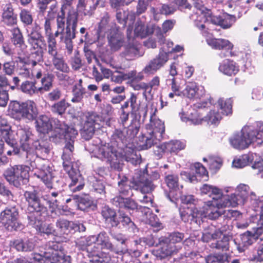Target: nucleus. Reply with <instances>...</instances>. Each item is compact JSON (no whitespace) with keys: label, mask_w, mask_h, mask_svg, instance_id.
<instances>
[{"label":"nucleus","mask_w":263,"mask_h":263,"mask_svg":"<svg viewBox=\"0 0 263 263\" xmlns=\"http://www.w3.org/2000/svg\"><path fill=\"white\" fill-rule=\"evenodd\" d=\"M168 58L165 53H159L154 59L151 60L143 69V71L147 74H154L168 61Z\"/></svg>","instance_id":"412c9836"},{"label":"nucleus","mask_w":263,"mask_h":263,"mask_svg":"<svg viewBox=\"0 0 263 263\" xmlns=\"http://www.w3.org/2000/svg\"><path fill=\"white\" fill-rule=\"evenodd\" d=\"M78 21V14L74 10L69 11L66 20L63 13L62 15L59 13L57 17V30L53 34L51 29L52 20L45 17L44 24L45 36L60 35V41L65 44L67 53L71 54L73 51L72 40L76 37Z\"/></svg>","instance_id":"39448f33"},{"label":"nucleus","mask_w":263,"mask_h":263,"mask_svg":"<svg viewBox=\"0 0 263 263\" xmlns=\"http://www.w3.org/2000/svg\"><path fill=\"white\" fill-rule=\"evenodd\" d=\"M208 44L215 49L231 50L233 45L228 40L222 39H209L206 40Z\"/></svg>","instance_id":"f704fd0d"},{"label":"nucleus","mask_w":263,"mask_h":263,"mask_svg":"<svg viewBox=\"0 0 263 263\" xmlns=\"http://www.w3.org/2000/svg\"><path fill=\"white\" fill-rule=\"evenodd\" d=\"M214 222L205 227L201 238L202 240L205 242H208L211 240L220 238L222 235V232L219 227H216Z\"/></svg>","instance_id":"393cba45"},{"label":"nucleus","mask_w":263,"mask_h":263,"mask_svg":"<svg viewBox=\"0 0 263 263\" xmlns=\"http://www.w3.org/2000/svg\"><path fill=\"white\" fill-rule=\"evenodd\" d=\"M193 173H195V175H191L190 173L183 172L181 173V176H185L190 182H192L194 181H201V180L208 177V172L205 168L200 163H196L194 164L193 168H192Z\"/></svg>","instance_id":"b1692460"},{"label":"nucleus","mask_w":263,"mask_h":263,"mask_svg":"<svg viewBox=\"0 0 263 263\" xmlns=\"http://www.w3.org/2000/svg\"><path fill=\"white\" fill-rule=\"evenodd\" d=\"M226 259V256L222 254H210L205 258L206 263H224Z\"/></svg>","instance_id":"e2e57ef3"},{"label":"nucleus","mask_w":263,"mask_h":263,"mask_svg":"<svg viewBox=\"0 0 263 263\" xmlns=\"http://www.w3.org/2000/svg\"><path fill=\"white\" fill-rule=\"evenodd\" d=\"M10 246L18 251H31L34 248V242L30 239H16L10 242Z\"/></svg>","instance_id":"cd10ccee"},{"label":"nucleus","mask_w":263,"mask_h":263,"mask_svg":"<svg viewBox=\"0 0 263 263\" xmlns=\"http://www.w3.org/2000/svg\"><path fill=\"white\" fill-rule=\"evenodd\" d=\"M101 214L106 222L109 223L111 226L116 227L119 224V222L117 218L116 212L108 206L105 205L103 207Z\"/></svg>","instance_id":"58836bf2"},{"label":"nucleus","mask_w":263,"mask_h":263,"mask_svg":"<svg viewBox=\"0 0 263 263\" xmlns=\"http://www.w3.org/2000/svg\"><path fill=\"white\" fill-rule=\"evenodd\" d=\"M167 151L170 153H177L179 151L185 148V142L178 140H171L167 143Z\"/></svg>","instance_id":"3c124183"},{"label":"nucleus","mask_w":263,"mask_h":263,"mask_svg":"<svg viewBox=\"0 0 263 263\" xmlns=\"http://www.w3.org/2000/svg\"><path fill=\"white\" fill-rule=\"evenodd\" d=\"M241 205L245 204L250 196L251 198L255 196V194L251 190L248 184L240 183L236 188V193Z\"/></svg>","instance_id":"a878e982"},{"label":"nucleus","mask_w":263,"mask_h":263,"mask_svg":"<svg viewBox=\"0 0 263 263\" xmlns=\"http://www.w3.org/2000/svg\"><path fill=\"white\" fill-rule=\"evenodd\" d=\"M133 27L129 25L127 29L128 43L124 46V50L121 52V57L127 60H133L142 54H139L138 44L133 36Z\"/></svg>","instance_id":"f3484780"},{"label":"nucleus","mask_w":263,"mask_h":263,"mask_svg":"<svg viewBox=\"0 0 263 263\" xmlns=\"http://www.w3.org/2000/svg\"><path fill=\"white\" fill-rule=\"evenodd\" d=\"M109 22V16L107 14H105L104 15L101 20L99 24V27L98 33L99 35H104L106 33L110 31V28L114 24H116L115 23H111V24H108Z\"/></svg>","instance_id":"09e8293b"},{"label":"nucleus","mask_w":263,"mask_h":263,"mask_svg":"<svg viewBox=\"0 0 263 263\" xmlns=\"http://www.w3.org/2000/svg\"><path fill=\"white\" fill-rule=\"evenodd\" d=\"M8 111L12 118L18 120L25 119L33 121L36 119L39 114L36 104L32 100L21 102L11 101L8 105Z\"/></svg>","instance_id":"9b49d317"},{"label":"nucleus","mask_w":263,"mask_h":263,"mask_svg":"<svg viewBox=\"0 0 263 263\" xmlns=\"http://www.w3.org/2000/svg\"><path fill=\"white\" fill-rule=\"evenodd\" d=\"M51 77L48 74L44 76L41 79L42 86L38 87L40 89V92H42L43 91H47L50 90L52 85V82Z\"/></svg>","instance_id":"0e129e2a"},{"label":"nucleus","mask_w":263,"mask_h":263,"mask_svg":"<svg viewBox=\"0 0 263 263\" xmlns=\"http://www.w3.org/2000/svg\"><path fill=\"white\" fill-rule=\"evenodd\" d=\"M40 253H34L31 263H71V257L65 255L61 243L49 241L42 248Z\"/></svg>","instance_id":"9d476101"},{"label":"nucleus","mask_w":263,"mask_h":263,"mask_svg":"<svg viewBox=\"0 0 263 263\" xmlns=\"http://www.w3.org/2000/svg\"><path fill=\"white\" fill-rule=\"evenodd\" d=\"M180 200L182 203L181 208L180 209V217L182 220L186 222L189 221H194L196 223H197L198 221L199 222L200 219H202L204 217H207V216H202L201 217H193V218H190V217H188L189 218L187 220H184L183 218L182 212H187L188 210L191 209L193 211L197 210L200 212H203L204 211L203 206L202 207V210H199L196 208L194 207V202L195 198L194 196L192 195H183L180 196Z\"/></svg>","instance_id":"6ab92c4d"},{"label":"nucleus","mask_w":263,"mask_h":263,"mask_svg":"<svg viewBox=\"0 0 263 263\" xmlns=\"http://www.w3.org/2000/svg\"><path fill=\"white\" fill-rule=\"evenodd\" d=\"M156 35L159 39V42L160 44H162L159 53H164L168 56V54L171 52L172 48H173V43L170 41L165 42V39L161 30V32L157 33ZM167 57L168 58V57Z\"/></svg>","instance_id":"49530a36"},{"label":"nucleus","mask_w":263,"mask_h":263,"mask_svg":"<svg viewBox=\"0 0 263 263\" xmlns=\"http://www.w3.org/2000/svg\"><path fill=\"white\" fill-rule=\"evenodd\" d=\"M20 90L22 92L28 96L37 95L40 92V89L36 86V82L26 80L23 82L20 86Z\"/></svg>","instance_id":"ea45409f"},{"label":"nucleus","mask_w":263,"mask_h":263,"mask_svg":"<svg viewBox=\"0 0 263 263\" xmlns=\"http://www.w3.org/2000/svg\"><path fill=\"white\" fill-rule=\"evenodd\" d=\"M138 131V123L136 121H132L127 128L115 131L112 139L117 144L114 143L113 145L103 143L100 139L96 138L93 140L91 145H86L85 149L91 154V157L106 161L111 168L120 171L124 161L133 165L141 162L140 155L138 154L136 146L130 143Z\"/></svg>","instance_id":"f03ea898"},{"label":"nucleus","mask_w":263,"mask_h":263,"mask_svg":"<svg viewBox=\"0 0 263 263\" xmlns=\"http://www.w3.org/2000/svg\"><path fill=\"white\" fill-rule=\"evenodd\" d=\"M159 85L160 78L158 76H155L148 83H146L148 95L152 96V90H157Z\"/></svg>","instance_id":"338daca9"},{"label":"nucleus","mask_w":263,"mask_h":263,"mask_svg":"<svg viewBox=\"0 0 263 263\" xmlns=\"http://www.w3.org/2000/svg\"><path fill=\"white\" fill-rule=\"evenodd\" d=\"M73 221L64 218H59L55 222L58 231L61 234L68 235L72 233Z\"/></svg>","instance_id":"a19ab883"},{"label":"nucleus","mask_w":263,"mask_h":263,"mask_svg":"<svg viewBox=\"0 0 263 263\" xmlns=\"http://www.w3.org/2000/svg\"><path fill=\"white\" fill-rule=\"evenodd\" d=\"M221 119V114L215 109L211 110L206 116L202 118V121H204L209 124H216Z\"/></svg>","instance_id":"603ef678"},{"label":"nucleus","mask_w":263,"mask_h":263,"mask_svg":"<svg viewBox=\"0 0 263 263\" xmlns=\"http://www.w3.org/2000/svg\"><path fill=\"white\" fill-rule=\"evenodd\" d=\"M165 182L166 185L170 190L171 193L173 191H180L182 188V185L179 182L178 176L174 174H170L165 176Z\"/></svg>","instance_id":"37998d69"},{"label":"nucleus","mask_w":263,"mask_h":263,"mask_svg":"<svg viewBox=\"0 0 263 263\" xmlns=\"http://www.w3.org/2000/svg\"><path fill=\"white\" fill-rule=\"evenodd\" d=\"M52 62L55 69L62 72L67 73L69 72V68L62 58L58 55L52 56Z\"/></svg>","instance_id":"8fccbe9b"},{"label":"nucleus","mask_w":263,"mask_h":263,"mask_svg":"<svg viewBox=\"0 0 263 263\" xmlns=\"http://www.w3.org/2000/svg\"><path fill=\"white\" fill-rule=\"evenodd\" d=\"M54 121L56 124L55 132L57 133L55 136L58 137L60 139H65L66 141L62 158L64 169L67 172L71 179V182L69 184L68 187L72 192L80 191L84 187V180L79 170L76 166L75 167L76 165L72 163L71 161L74 149L73 144L78 135V131L72 126H68L64 123H61L58 120Z\"/></svg>","instance_id":"20e7f679"},{"label":"nucleus","mask_w":263,"mask_h":263,"mask_svg":"<svg viewBox=\"0 0 263 263\" xmlns=\"http://www.w3.org/2000/svg\"><path fill=\"white\" fill-rule=\"evenodd\" d=\"M193 11V13L190 15V18L194 21L195 26L205 36L209 34L205 23L211 22L213 24L220 26L223 29H228L230 28L236 21L234 15L228 14L222 16L212 15L211 11L199 2L195 3Z\"/></svg>","instance_id":"0eeeda50"},{"label":"nucleus","mask_w":263,"mask_h":263,"mask_svg":"<svg viewBox=\"0 0 263 263\" xmlns=\"http://www.w3.org/2000/svg\"><path fill=\"white\" fill-rule=\"evenodd\" d=\"M239 205H241L239 204V200L235 193L223 195L221 198H220L216 202H206L203 205L204 211L203 212L189 209L186 213L182 212V215L184 220H187L188 217L193 218L195 217H201L202 216H207L210 219H216L222 214L219 209L235 208Z\"/></svg>","instance_id":"1a4fd4ad"},{"label":"nucleus","mask_w":263,"mask_h":263,"mask_svg":"<svg viewBox=\"0 0 263 263\" xmlns=\"http://www.w3.org/2000/svg\"><path fill=\"white\" fill-rule=\"evenodd\" d=\"M181 249V246H173L166 240L161 244V248L157 251V255L161 258H164L173 255Z\"/></svg>","instance_id":"c85d7f7f"},{"label":"nucleus","mask_w":263,"mask_h":263,"mask_svg":"<svg viewBox=\"0 0 263 263\" xmlns=\"http://www.w3.org/2000/svg\"><path fill=\"white\" fill-rule=\"evenodd\" d=\"M92 182V187L95 191L102 194H104L105 192V185L104 182L100 180L97 179L96 177L91 178Z\"/></svg>","instance_id":"69168bd1"},{"label":"nucleus","mask_w":263,"mask_h":263,"mask_svg":"<svg viewBox=\"0 0 263 263\" xmlns=\"http://www.w3.org/2000/svg\"><path fill=\"white\" fill-rule=\"evenodd\" d=\"M35 127L40 133H48L52 129V124L50 118L46 115H41L35 121Z\"/></svg>","instance_id":"473e14b6"},{"label":"nucleus","mask_w":263,"mask_h":263,"mask_svg":"<svg viewBox=\"0 0 263 263\" xmlns=\"http://www.w3.org/2000/svg\"><path fill=\"white\" fill-rule=\"evenodd\" d=\"M24 196L28 203L27 210L30 213L28 215L29 224L37 231L47 235L53 234L55 230L49 224H43L47 216V209L41 202L36 191H26Z\"/></svg>","instance_id":"423d86ee"},{"label":"nucleus","mask_w":263,"mask_h":263,"mask_svg":"<svg viewBox=\"0 0 263 263\" xmlns=\"http://www.w3.org/2000/svg\"><path fill=\"white\" fill-rule=\"evenodd\" d=\"M128 100L132 108V114H135L136 116L138 115L140 118L143 116V119H144L147 114L146 107L145 106L141 107L139 105L137 101V97L134 93L131 94Z\"/></svg>","instance_id":"e433bc0d"},{"label":"nucleus","mask_w":263,"mask_h":263,"mask_svg":"<svg viewBox=\"0 0 263 263\" xmlns=\"http://www.w3.org/2000/svg\"><path fill=\"white\" fill-rule=\"evenodd\" d=\"M85 93V88H78L76 86H73L72 89V97L71 102L73 103H81Z\"/></svg>","instance_id":"5fc2aeb1"},{"label":"nucleus","mask_w":263,"mask_h":263,"mask_svg":"<svg viewBox=\"0 0 263 263\" xmlns=\"http://www.w3.org/2000/svg\"><path fill=\"white\" fill-rule=\"evenodd\" d=\"M182 93V96L190 99H198L205 95V90L203 87L198 85L195 82H187Z\"/></svg>","instance_id":"5701e85b"},{"label":"nucleus","mask_w":263,"mask_h":263,"mask_svg":"<svg viewBox=\"0 0 263 263\" xmlns=\"http://www.w3.org/2000/svg\"><path fill=\"white\" fill-rule=\"evenodd\" d=\"M41 29L40 26L36 23H34L32 26L28 27L26 29L28 44L32 48L37 50L34 53V54L36 55V59L31 62L32 67L35 66L38 62L41 61L42 58L41 50L42 48L46 45V42L41 33Z\"/></svg>","instance_id":"4468645a"},{"label":"nucleus","mask_w":263,"mask_h":263,"mask_svg":"<svg viewBox=\"0 0 263 263\" xmlns=\"http://www.w3.org/2000/svg\"><path fill=\"white\" fill-rule=\"evenodd\" d=\"M230 145L234 148L243 150L251 144L263 143V122H255L245 125L240 131L234 133L229 138Z\"/></svg>","instance_id":"6e6552de"},{"label":"nucleus","mask_w":263,"mask_h":263,"mask_svg":"<svg viewBox=\"0 0 263 263\" xmlns=\"http://www.w3.org/2000/svg\"><path fill=\"white\" fill-rule=\"evenodd\" d=\"M2 19L4 23L8 26L16 24L17 15L14 14L11 4H7L3 8Z\"/></svg>","instance_id":"2f4dec72"},{"label":"nucleus","mask_w":263,"mask_h":263,"mask_svg":"<svg viewBox=\"0 0 263 263\" xmlns=\"http://www.w3.org/2000/svg\"><path fill=\"white\" fill-rule=\"evenodd\" d=\"M62 196L63 195L61 192H52L47 195V198L45 199L47 200L52 212L58 208L59 204L62 201H64Z\"/></svg>","instance_id":"4c0bfd02"},{"label":"nucleus","mask_w":263,"mask_h":263,"mask_svg":"<svg viewBox=\"0 0 263 263\" xmlns=\"http://www.w3.org/2000/svg\"><path fill=\"white\" fill-rule=\"evenodd\" d=\"M218 69L220 72L229 76L235 75L239 70L236 63L229 59H226L220 63Z\"/></svg>","instance_id":"c756f323"},{"label":"nucleus","mask_w":263,"mask_h":263,"mask_svg":"<svg viewBox=\"0 0 263 263\" xmlns=\"http://www.w3.org/2000/svg\"><path fill=\"white\" fill-rule=\"evenodd\" d=\"M3 71L5 76H11L15 71V64L13 61H6L3 63Z\"/></svg>","instance_id":"774afa93"},{"label":"nucleus","mask_w":263,"mask_h":263,"mask_svg":"<svg viewBox=\"0 0 263 263\" xmlns=\"http://www.w3.org/2000/svg\"><path fill=\"white\" fill-rule=\"evenodd\" d=\"M108 44L112 51L119 50L124 44V36L116 24H114L107 33Z\"/></svg>","instance_id":"aec40b11"},{"label":"nucleus","mask_w":263,"mask_h":263,"mask_svg":"<svg viewBox=\"0 0 263 263\" xmlns=\"http://www.w3.org/2000/svg\"><path fill=\"white\" fill-rule=\"evenodd\" d=\"M149 132L147 135L139 137V146L142 149H146L157 144L163 137L165 131L164 124L160 119L157 118L155 114L151 115L149 124Z\"/></svg>","instance_id":"f8f14e48"},{"label":"nucleus","mask_w":263,"mask_h":263,"mask_svg":"<svg viewBox=\"0 0 263 263\" xmlns=\"http://www.w3.org/2000/svg\"><path fill=\"white\" fill-rule=\"evenodd\" d=\"M240 237V240L238 243L235 240L233 241L239 252H244L257 238V236H253V233L249 231L241 234Z\"/></svg>","instance_id":"bb28decb"},{"label":"nucleus","mask_w":263,"mask_h":263,"mask_svg":"<svg viewBox=\"0 0 263 263\" xmlns=\"http://www.w3.org/2000/svg\"><path fill=\"white\" fill-rule=\"evenodd\" d=\"M231 240H232V236L224 234L220 240L212 242L210 245V247L212 249L227 251L229 249L230 242Z\"/></svg>","instance_id":"79ce46f5"},{"label":"nucleus","mask_w":263,"mask_h":263,"mask_svg":"<svg viewBox=\"0 0 263 263\" xmlns=\"http://www.w3.org/2000/svg\"><path fill=\"white\" fill-rule=\"evenodd\" d=\"M102 121V117L96 113L89 114L81 131L82 138L86 140L91 139L95 130L100 127Z\"/></svg>","instance_id":"a211bd4d"},{"label":"nucleus","mask_w":263,"mask_h":263,"mask_svg":"<svg viewBox=\"0 0 263 263\" xmlns=\"http://www.w3.org/2000/svg\"><path fill=\"white\" fill-rule=\"evenodd\" d=\"M69 106L68 103H66L65 99H62L51 106V111L53 113L62 115Z\"/></svg>","instance_id":"4d7b16f0"},{"label":"nucleus","mask_w":263,"mask_h":263,"mask_svg":"<svg viewBox=\"0 0 263 263\" xmlns=\"http://www.w3.org/2000/svg\"><path fill=\"white\" fill-rule=\"evenodd\" d=\"M0 132L4 138L12 136L10 134V126L7 121L2 117H0Z\"/></svg>","instance_id":"052dcab7"},{"label":"nucleus","mask_w":263,"mask_h":263,"mask_svg":"<svg viewBox=\"0 0 263 263\" xmlns=\"http://www.w3.org/2000/svg\"><path fill=\"white\" fill-rule=\"evenodd\" d=\"M184 238V234L179 232H175L171 234L165 239L168 242L173 246H179L181 247V242Z\"/></svg>","instance_id":"bf43d9fd"},{"label":"nucleus","mask_w":263,"mask_h":263,"mask_svg":"<svg viewBox=\"0 0 263 263\" xmlns=\"http://www.w3.org/2000/svg\"><path fill=\"white\" fill-rule=\"evenodd\" d=\"M96 242L102 249H107L111 251L115 250L107 233L104 231L101 232L96 236Z\"/></svg>","instance_id":"72a5a7b5"},{"label":"nucleus","mask_w":263,"mask_h":263,"mask_svg":"<svg viewBox=\"0 0 263 263\" xmlns=\"http://www.w3.org/2000/svg\"><path fill=\"white\" fill-rule=\"evenodd\" d=\"M116 17L118 22L124 27L127 20H129L132 22H134L136 14L135 12L129 11L128 9H117Z\"/></svg>","instance_id":"c9c22d12"},{"label":"nucleus","mask_w":263,"mask_h":263,"mask_svg":"<svg viewBox=\"0 0 263 263\" xmlns=\"http://www.w3.org/2000/svg\"><path fill=\"white\" fill-rule=\"evenodd\" d=\"M55 36L47 37V48L48 53L52 56L58 55V47Z\"/></svg>","instance_id":"864d4df0"},{"label":"nucleus","mask_w":263,"mask_h":263,"mask_svg":"<svg viewBox=\"0 0 263 263\" xmlns=\"http://www.w3.org/2000/svg\"><path fill=\"white\" fill-rule=\"evenodd\" d=\"M252 164L253 174L258 177L263 178V159L256 153L249 152L235 158L232 163L233 166L236 168H242Z\"/></svg>","instance_id":"2eb2a0df"},{"label":"nucleus","mask_w":263,"mask_h":263,"mask_svg":"<svg viewBox=\"0 0 263 263\" xmlns=\"http://www.w3.org/2000/svg\"><path fill=\"white\" fill-rule=\"evenodd\" d=\"M113 252L122 255L121 259L123 263L129 262L132 260V257L127 246L122 247L121 248H115Z\"/></svg>","instance_id":"13d9d810"},{"label":"nucleus","mask_w":263,"mask_h":263,"mask_svg":"<svg viewBox=\"0 0 263 263\" xmlns=\"http://www.w3.org/2000/svg\"><path fill=\"white\" fill-rule=\"evenodd\" d=\"M18 212L15 207L7 208L1 213V221L6 230L12 232L21 229L22 225L19 222Z\"/></svg>","instance_id":"dca6fc26"},{"label":"nucleus","mask_w":263,"mask_h":263,"mask_svg":"<svg viewBox=\"0 0 263 263\" xmlns=\"http://www.w3.org/2000/svg\"><path fill=\"white\" fill-rule=\"evenodd\" d=\"M200 112H198L196 110L193 111L185 112L182 110L179 114L180 119L182 121L189 123L190 124L198 125L202 123V118L199 115Z\"/></svg>","instance_id":"7c9ffc66"},{"label":"nucleus","mask_w":263,"mask_h":263,"mask_svg":"<svg viewBox=\"0 0 263 263\" xmlns=\"http://www.w3.org/2000/svg\"><path fill=\"white\" fill-rule=\"evenodd\" d=\"M73 199L77 203L79 209L84 211L86 208L89 207L92 203L88 195H72Z\"/></svg>","instance_id":"c03bdc74"},{"label":"nucleus","mask_w":263,"mask_h":263,"mask_svg":"<svg viewBox=\"0 0 263 263\" xmlns=\"http://www.w3.org/2000/svg\"><path fill=\"white\" fill-rule=\"evenodd\" d=\"M96 242V236L81 237L76 242L77 246L82 250H86L89 261L92 263H113L111 255L105 252H99L96 250L95 246H91Z\"/></svg>","instance_id":"ddd939ff"},{"label":"nucleus","mask_w":263,"mask_h":263,"mask_svg":"<svg viewBox=\"0 0 263 263\" xmlns=\"http://www.w3.org/2000/svg\"><path fill=\"white\" fill-rule=\"evenodd\" d=\"M159 32H161L160 27L156 25H145L141 21H138L134 28V35L135 37L144 38L147 36L154 33L157 34Z\"/></svg>","instance_id":"4be33fe9"},{"label":"nucleus","mask_w":263,"mask_h":263,"mask_svg":"<svg viewBox=\"0 0 263 263\" xmlns=\"http://www.w3.org/2000/svg\"><path fill=\"white\" fill-rule=\"evenodd\" d=\"M21 147L26 152V157L29 166L15 165L7 168L3 176L10 184L16 187L26 184L29 181V172L34 171V175L40 179L48 188H52L55 179V171L52 165L46 159L38 155H47L50 150L48 142L35 141L32 143L31 132L27 129L21 128L17 131Z\"/></svg>","instance_id":"f257e3e1"},{"label":"nucleus","mask_w":263,"mask_h":263,"mask_svg":"<svg viewBox=\"0 0 263 263\" xmlns=\"http://www.w3.org/2000/svg\"><path fill=\"white\" fill-rule=\"evenodd\" d=\"M232 101L230 98L224 99L220 98L218 100L217 106L221 110V114L228 116L232 114Z\"/></svg>","instance_id":"de8ad7c7"},{"label":"nucleus","mask_w":263,"mask_h":263,"mask_svg":"<svg viewBox=\"0 0 263 263\" xmlns=\"http://www.w3.org/2000/svg\"><path fill=\"white\" fill-rule=\"evenodd\" d=\"M203 160L209 163V168L214 172L218 171L222 165L221 160L219 158H209L207 159L204 158Z\"/></svg>","instance_id":"680f3d73"},{"label":"nucleus","mask_w":263,"mask_h":263,"mask_svg":"<svg viewBox=\"0 0 263 263\" xmlns=\"http://www.w3.org/2000/svg\"><path fill=\"white\" fill-rule=\"evenodd\" d=\"M119 222H120L123 227L128 230L130 232L135 233L138 231V229L134 223L125 214H120L119 217Z\"/></svg>","instance_id":"a18cd8bd"},{"label":"nucleus","mask_w":263,"mask_h":263,"mask_svg":"<svg viewBox=\"0 0 263 263\" xmlns=\"http://www.w3.org/2000/svg\"><path fill=\"white\" fill-rule=\"evenodd\" d=\"M118 184V190L119 195L116 196L111 199L112 203L119 209H123L128 211H134L138 210V204L136 201L129 197H124L123 196H132V188L136 190H139L143 194L142 198H139L138 200L144 204H152V198L150 195H145L153 191L155 189L154 185L152 181L147 179L144 174L140 175L139 178L136 179L134 178V181L131 182L125 176L119 175ZM139 210L143 213L146 216V218L149 220V223L152 226L155 224L154 222L152 221L151 218H153L154 221L157 219V217L152 213L149 208L146 206H140Z\"/></svg>","instance_id":"7ed1b4c3"},{"label":"nucleus","mask_w":263,"mask_h":263,"mask_svg":"<svg viewBox=\"0 0 263 263\" xmlns=\"http://www.w3.org/2000/svg\"><path fill=\"white\" fill-rule=\"evenodd\" d=\"M12 41L15 45L21 47L22 49L25 47L23 35L20 29L17 28H14L12 30Z\"/></svg>","instance_id":"6e6d98bb"}]
</instances>
